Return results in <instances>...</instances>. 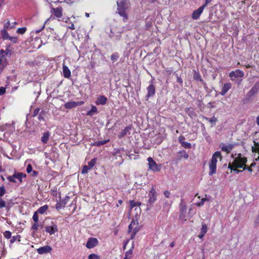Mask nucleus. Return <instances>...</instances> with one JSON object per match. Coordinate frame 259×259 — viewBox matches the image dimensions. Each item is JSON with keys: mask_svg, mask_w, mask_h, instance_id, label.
<instances>
[{"mask_svg": "<svg viewBox=\"0 0 259 259\" xmlns=\"http://www.w3.org/2000/svg\"><path fill=\"white\" fill-rule=\"evenodd\" d=\"M45 231L50 235L55 234L58 231L57 226L54 223L51 222V225L45 227Z\"/></svg>", "mask_w": 259, "mask_h": 259, "instance_id": "nucleus-11", "label": "nucleus"}, {"mask_svg": "<svg viewBox=\"0 0 259 259\" xmlns=\"http://www.w3.org/2000/svg\"><path fill=\"white\" fill-rule=\"evenodd\" d=\"M244 72L239 70L236 69L235 71H232L229 73V76L232 80H235L238 77L241 78L244 76Z\"/></svg>", "mask_w": 259, "mask_h": 259, "instance_id": "nucleus-8", "label": "nucleus"}, {"mask_svg": "<svg viewBox=\"0 0 259 259\" xmlns=\"http://www.w3.org/2000/svg\"><path fill=\"white\" fill-rule=\"evenodd\" d=\"M99 244L98 239L96 238L90 237L88 239L86 243V247L89 248H93Z\"/></svg>", "mask_w": 259, "mask_h": 259, "instance_id": "nucleus-10", "label": "nucleus"}, {"mask_svg": "<svg viewBox=\"0 0 259 259\" xmlns=\"http://www.w3.org/2000/svg\"><path fill=\"white\" fill-rule=\"evenodd\" d=\"M97 112H98V109L96 107V106H95L94 105H92L91 107V110L87 113V115L90 116H92L95 114L97 113Z\"/></svg>", "mask_w": 259, "mask_h": 259, "instance_id": "nucleus-26", "label": "nucleus"}, {"mask_svg": "<svg viewBox=\"0 0 259 259\" xmlns=\"http://www.w3.org/2000/svg\"><path fill=\"white\" fill-rule=\"evenodd\" d=\"M119 58V54L117 52L114 53L111 56V60L115 62Z\"/></svg>", "mask_w": 259, "mask_h": 259, "instance_id": "nucleus-38", "label": "nucleus"}, {"mask_svg": "<svg viewBox=\"0 0 259 259\" xmlns=\"http://www.w3.org/2000/svg\"><path fill=\"white\" fill-rule=\"evenodd\" d=\"M50 134V133L47 132L43 134L41 138V141L44 144H47L49 139Z\"/></svg>", "mask_w": 259, "mask_h": 259, "instance_id": "nucleus-24", "label": "nucleus"}, {"mask_svg": "<svg viewBox=\"0 0 259 259\" xmlns=\"http://www.w3.org/2000/svg\"><path fill=\"white\" fill-rule=\"evenodd\" d=\"M243 168V170L246 169L249 172H251L252 171L251 167L250 166L247 167V165H246V164H245V165L244 166V167Z\"/></svg>", "mask_w": 259, "mask_h": 259, "instance_id": "nucleus-63", "label": "nucleus"}, {"mask_svg": "<svg viewBox=\"0 0 259 259\" xmlns=\"http://www.w3.org/2000/svg\"><path fill=\"white\" fill-rule=\"evenodd\" d=\"M254 144V147H251V150L252 152L258 153L259 154V143L253 141Z\"/></svg>", "mask_w": 259, "mask_h": 259, "instance_id": "nucleus-32", "label": "nucleus"}, {"mask_svg": "<svg viewBox=\"0 0 259 259\" xmlns=\"http://www.w3.org/2000/svg\"><path fill=\"white\" fill-rule=\"evenodd\" d=\"M175 75L177 78V82L180 84V87H183V81L182 78L178 75V74L175 73Z\"/></svg>", "mask_w": 259, "mask_h": 259, "instance_id": "nucleus-36", "label": "nucleus"}, {"mask_svg": "<svg viewBox=\"0 0 259 259\" xmlns=\"http://www.w3.org/2000/svg\"><path fill=\"white\" fill-rule=\"evenodd\" d=\"M259 92V81L255 83L254 85L251 88L250 91L246 95V100L249 101L254 94H257Z\"/></svg>", "mask_w": 259, "mask_h": 259, "instance_id": "nucleus-4", "label": "nucleus"}, {"mask_svg": "<svg viewBox=\"0 0 259 259\" xmlns=\"http://www.w3.org/2000/svg\"><path fill=\"white\" fill-rule=\"evenodd\" d=\"M170 192L168 191V190L164 191V195L165 197L169 198V196H170Z\"/></svg>", "mask_w": 259, "mask_h": 259, "instance_id": "nucleus-64", "label": "nucleus"}, {"mask_svg": "<svg viewBox=\"0 0 259 259\" xmlns=\"http://www.w3.org/2000/svg\"><path fill=\"white\" fill-rule=\"evenodd\" d=\"M38 227L39 224L37 223H35L32 225L31 229L34 230V231H36L38 229Z\"/></svg>", "mask_w": 259, "mask_h": 259, "instance_id": "nucleus-56", "label": "nucleus"}, {"mask_svg": "<svg viewBox=\"0 0 259 259\" xmlns=\"http://www.w3.org/2000/svg\"><path fill=\"white\" fill-rule=\"evenodd\" d=\"M46 112L45 110H41L38 115V119L39 121H45Z\"/></svg>", "mask_w": 259, "mask_h": 259, "instance_id": "nucleus-30", "label": "nucleus"}, {"mask_svg": "<svg viewBox=\"0 0 259 259\" xmlns=\"http://www.w3.org/2000/svg\"><path fill=\"white\" fill-rule=\"evenodd\" d=\"M231 84L230 82L225 83L222 89L220 94L222 96H224L226 93L231 89Z\"/></svg>", "mask_w": 259, "mask_h": 259, "instance_id": "nucleus-20", "label": "nucleus"}, {"mask_svg": "<svg viewBox=\"0 0 259 259\" xmlns=\"http://www.w3.org/2000/svg\"><path fill=\"white\" fill-rule=\"evenodd\" d=\"M48 209V205H45L40 207L36 211L39 214H44Z\"/></svg>", "mask_w": 259, "mask_h": 259, "instance_id": "nucleus-28", "label": "nucleus"}, {"mask_svg": "<svg viewBox=\"0 0 259 259\" xmlns=\"http://www.w3.org/2000/svg\"><path fill=\"white\" fill-rule=\"evenodd\" d=\"M254 223L255 227L259 226V214L257 216L256 219L254 220Z\"/></svg>", "mask_w": 259, "mask_h": 259, "instance_id": "nucleus-60", "label": "nucleus"}, {"mask_svg": "<svg viewBox=\"0 0 259 259\" xmlns=\"http://www.w3.org/2000/svg\"><path fill=\"white\" fill-rule=\"evenodd\" d=\"M187 206L183 202V200L181 199L180 203V217L179 218L184 219L186 213Z\"/></svg>", "mask_w": 259, "mask_h": 259, "instance_id": "nucleus-12", "label": "nucleus"}, {"mask_svg": "<svg viewBox=\"0 0 259 259\" xmlns=\"http://www.w3.org/2000/svg\"><path fill=\"white\" fill-rule=\"evenodd\" d=\"M202 84H203L204 89H205L206 92L207 93V95H206V96H210V94L212 92V91L214 89V88H212V87L211 88H210V89L207 86V84H206V82L205 81L203 82Z\"/></svg>", "mask_w": 259, "mask_h": 259, "instance_id": "nucleus-31", "label": "nucleus"}, {"mask_svg": "<svg viewBox=\"0 0 259 259\" xmlns=\"http://www.w3.org/2000/svg\"><path fill=\"white\" fill-rule=\"evenodd\" d=\"M6 193V190L4 186H0V198H2Z\"/></svg>", "mask_w": 259, "mask_h": 259, "instance_id": "nucleus-45", "label": "nucleus"}, {"mask_svg": "<svg viewBox=\"0 0 259 259\" xmlns=\"http://www.w3.org/2000/svg\"><path fill=\"white\" fill-rule=\"evenodd\" d=\"M39 108H35L34 111H33V112L32 113V117H35L36 116V115H37L39 113Z\"/></svg>", "mask_w": 259, "mask_h": 259, "instance_id": "nucleus-55", "label": "nucleus"}, {"mask_svg": "<svg viewBox=\"0 0 259 259\" xmlns=\"http://www.w3.org/2000/svg\"><path fill=\"white\" fill-rule=\"evenodd\" d=\"M121 37V33L120 32H118L116 34H115L114 37H113V39L117 41L120 39Z\"/></svg>", "mask_w": 259, "mask_h": 259, "instance_id": "nucleus-47", "label": "nucleus"}, {"mask_svg": "<svg viewBox=\"0 0 259 259\" xmlns=\"http://www.w3.org/2000/svg\"><path fill=\"white\" fill-rule=\"evenodd\" d=\"M63 9L61 7H59L57 8H52L51 12L57 18H61L62 16Z\"/></svg>", "mask_w": 259, "mask_h": 259, "instance_id": "nucleus-17", "label": "nucleus"}, {"mask_svg": "<svg viewBox=\"0 0 259 259\" xmlns=\"http://www.w3.org/2000/svg\"><path fill=\"white\" fill-rule=\"evenodd\" d=\"M181 145L184 148H186V149H190L191 148V143L187 142L184 141V142H182Z\"/></svg>", "mask_w": 259, "mask_h": 259, "instance_id": "nucleus-44", "label": "nucleus"}, {"mask_svg": "<svg viewBox=\"0 0 259 259\" xmlns=\"http://www.w3.org/2000/svg\"><path fill=\"white\" fill-rule=\"evenodd\" d=\"M206 119L209 121L211 123H215L216 121H217V118L215 117V116H213L212 118H207L206 117Z\"/></svg>", "mask_w": 259, "mask_h": 259, "instance_id": "nucleus-54", "label": "nucleus"}, {"mask_svg": "<svg viewBox=\"0 0 259 259\" xmlns=\"http://www.w3.org/2000/svg\"><path fill=\"white\" fill-rule=\"evenodd\" d=\"M11 235H12V233L9 231H6L4 233V236L7 239L11 238Z\"/></svg>", "mask_w": 259, "mask_h": 259, "instance_id": "nucleus-48", "label": "nucleus"}, {"mask_svg": "<svg viewBox=\"0 0 259 259\" xmlns=\"http://www.w3.org/2000/svg\"><path fill=\"white\" fill-rule=\"evenodd\" d=\"M84 104L83 101H79V102H75V101H70L67 102L64 105V107L67 109H72L75 107L82 105Z\"/></svg>", "mask_w": 259, "mask_h": 259, "instance_id": "nucleus-9", "label": "nucleus"}, {"mask_svg": "<svg viewBox=\"0 0 259 259\" xmlns=\"http://www.w3.org/2000/svg\"><path fill=\"white\" fill-rule=\"evenodd\" d=\"M208 200L207 198H202L200 202H197L196 203V205L197 206H199V207L201 206L202 205H203V204L204 203V202L205 201H208Z\"/></svg>", "mask_w": 259, "mask_h": 259, "instance_id": "nucleus-53", "label": "nucleus"}, {"mask_svg": "<svg viewBox=\"0 0 259 259\" xmlns=\"http://www.w3.org/2000/svg\"><path fill=\"white\" fill-rule=\"evenodd\" d=\"M128 1L127 0H118L117 2L118 14L123 18V21H125L128 19L127 14L125 12V10L128 9Z\"/></svg>", "mask_w": 259, "mask_h": 259, "instance_id": "nucleus-1", "label": "nucleus"}, {"mask_svg": "<svg viewBox=\"0 0 259 259\" xmlns=\"http://www.w3.org/2000/svg\"><path fill=\"white\" fill-rule=\"evenodd\" d=\"M147 160L148 161L149 169L152 170L154 172H157L160 170L161 165L157 164L152 158L149 157L148 158Z\"/></svg>", "mask_w": 259, "mask_h": 259, "instance_id": "nucleus-5", "label": "nucleus"}, {"mask_svg": "<svg viewBox=\"0 0 259 259\" xmlns=\"http://www.w3.org/2000/svg\"><path fill=\"white\" fill-rule=\"evenodd\" d=\"M178 154H179V156L177 157V159L178 160H180L182 158H184L185 159H188L189 157L188 154L184 150L180 151L179 152Z\"/></svg>", "mask_w": 259, "mask_h": 259, "instance_id": "nucleus-23", "label": "nucleus"}, {"mask_svg": "<svg viewBox=\"0 0 259 259\" xmlns=\"http://www.w3.org/2000/svg\"><path fill=\"white\" fill-rule=\"evenodd\" d=\"M52 250V248L50 246L46 245L37 249V251L39 254H42L50 252Z\"/></svg>", "mask_w": 259, "mask_h": 259, "instance_id": "nucleus-14", "label": "nucleus"}, {"mask_svg": "<svg viewBox=\"0 0 259 259\" xmlns=\"http://www.w3.org/2000/svg\"><path fill=\"white\" fill-rule=\"evenodd\" d=\"M6 93V89L3 87H0V96L4 95Z\"/></svg>", "mask_w": 259, "mask_h": 259, "instance_id": "nucleus-61", "label": "nucleus"}, {"mask_svg": "<svg viewBox=\"0 0 259 259\" xmlns=\"http://www.w3.org/2000/svg\"><path fill=\"white\" fill-rule=\"evenodd\" d=\"M156 192L155 190L152 188L151 190L150 191L149 193V200L148 201V203L147 204V208L146 210L148 211L150 209L151 207L152 206L153 204L155 202L156 200Z\"/></svg>", "mask_w": 259, "mask_h": 259, "instance_id": "nucleus-3", "label": "nucleus"}, {"mask_svg": "<svg viewBox=\"0 0 259 259\" xmlns=\"http://www.w3.org/2000/svg\"><path fill=\"white\" fill-rule=\"evenodd\" d=\"M8 39L10 40L14 44L18 43V37L10 36Z\"/></svg>", "mask_w": 259, "mask_h": 259, "instance_id": "nucleus-52", "label": "nucleus"}, {"mask_svg": "<svg viewBox=\"0 0 259 259\" xmlns=\"http://www.w3.org/2000/svg\"><path fill=\"white\" fill-rule=\"evenodd\" d=\"M154 79L150 81V85L147 88L148 93L146 96L147 99L149 97H153L155 94V87L153 82Z\"/></svg>", "mask_w": 259, "mask_h": 259, "instance_id": "nucleus-7", "label": "nucleus"}, {"mask_svg": "<svg viewBox=\"0 0 259 259\" xmlns=\"http://www.w3.org/2000/svg\"><path fill=\"white\" fill-rule=\"evenodd\" d=\"M130 204L131 209L134 208L136 206H140L141 205V203L139 201H135L134 200H130Z\"/></svg>", "mask_w": 259, "mask_h": 259, "instance_id": "nucleus-35", "label": "nucleus"}, {"mask_svg": "<svg viewBox=\"0 0 259 259\" xmlns=\"http://www.w3.org/2000/svg\"><path fill=\"white\" fill-rule=\"evenodd\" d=\"M100 256L94 253L90 254L88 256V259H99Z\"/></svg>", "mask_w": 259, "mask_h": 259, "instance_id": "nucleus-49", "label": "nucleus"}, {"mask_svg": "<svg viewBox=\"0 0 259 259\" xmlns=\"http://www.w3.org/2000/svg\"><path fill=\"white\" fill-rule=\"evenodd\" d=\"M217 161L218 160L216 158L211 157V159L209 163V176H212L216 173Z\"/></svg>", "mask_w": 259, "mask_h": 259, "instance_id": "nucleus-6", "label": "nucleus"}, {"mask_svg": "<svg viewBox=\"0 0 259 259\" xmlns=\"http://www.w3.org/2000/svg\"><path fill=\"white\" fill-rule=\"evenodd\" d=\"M193 79L196 81H199L202 83L203 82H204L203 79L202 78V77L200 74V73L198 71H197L195 70H193Z\"/></svg>", "mask_w": 259, "mask_h": 259, "instance_id": "nucleus-19", "label": "nucleus"}, {"mask_svg": "<svg viewBox=\"0 0 259 259\" xmlns=\"http://www.w3.org/2000/svg\"><path fill=\"white\" fill-rule=\"evenodd\" d=\"M234 146V144H229L228 145H226L222 143L220 144V147H221L223 151L226 152L227 153H230Z\"/></svg>", "mask_w": 259, "mask_h": 259, "instance_id": "nucleus-13", "label": "nucleus"}, {"mask_svg": "<svg viewBox=\"0 0 259 259\" xmlns=\"http://www.w3.org/2000/svg\"><path fill=\"white\" fill-rule=\"evenodd\" d=\"M32 219H33V221L34 222V223H38V213L36 211L34 212V213H33Z\"/></svg>", "mask_w": 259, "mask_h": 259, "instance_id": "nucleus-50", "label": "nucleus"}, {"mask_svg": "<svg viewBox=\"0 0 259 259\" xmlns=\"http://www.w3.org/2000/svg\"><path fill=\"white\" fill-rule=\"evenodd\" d=\"M109 141V139L96 141L92 144V146L99 147V146L103 145L107 143Z\"/></svg>", "mask_w": 259, "mask_h": 259, "instance_id": "nucleus-27", "label": "nucleus"}, {"mask_svg": "<svg viewBox=\"0 0 259 259\" xmlns=\"http://www.w3.org/2000/svg\"><path fill=\"white\" fill-rule=\"evenodd\" d=\"M32 166L30 164H29L26 168V171L28 174L30 173L32 171Z\"/></svg>", "mask_w": 259, "mask_h": 259, "instance_id": "nucleus-57", "label": "nucleus"}, {"mask_svg": "<svg viewBox=\"0 0 259 259\" xmlns=\"http://www.w3.org/2000/svg\"><path fill=\"white\" fill-rule=\"evenodd\" d=\"M69 199V197L68 196H66L63 199L60 200V201L59 203H57L56 205V209L57 210H59L62 208H64Z\"/></svg>", "mask_w": 259, "mask_h": 259, "instance_id": "nucleus-15", "label": "nucleus"}, {"mask_svg": "<svg viewBox=\"0 0 259 259\" xmlns=\"http://www.w3.org/2000/svg\"><path fill=\"white\" fill-rule=\"evenodd\" d=\"M63 73L64 77L68 78L71 75V72L68 67L63 64Z\"/></svg>", "mask_w": 259, "mask_h": 259, "instance_id": "nucleus-21", "label": "nucleus"}, {"mask_svg": "<svg viewBox=\"0 0 259 259\" xmlns=\"http://www.w3.org/2000/svg\"><path fill=\"white\" fill-rule=\"evenodd\" d=\"M185 111L191 117H192L193 116L195 115V112L191 108L187 107L185 109Z\"/></svg>", "mask_w": 259, "mask_h": 259, "instance_id": "nucleus-33", "label": "nucleus"}, {"mask_svg": "<svg viewBox=\"0 0 259 259\" xmlns=\"http://www.w3.org/2000/svg\"><path fill=\"white\" fill-rule=\"evenodd\" d=\"M97 161V158H93L90 161L88 162V165L89 167L91 168H92L96 164Z\"/></svg>", "mask_w": 259, "mask_h": 259, "instance_id": "nucleus-40", "label": "nucleus"}, {"mask_svg": "<svg viewBox=\"0 0 259 259\" xmlns=\"http://www.w3.org/2000/svg\"><path fill=\"white\" fill-rule=\"evenodd\" d=\"M107 101V98L103 95L100 96L98 99L96 101V104L98 105H105Z\"/></svg>", "mask_w": 259, "mask_h": 259, "instance_id": "nucleus-18", "label": "nucleus"}, {"mask_svg": "<svg viewBox=\"0 0 259 259\" xmlns=\"http://www.w3.org/2000/svg\"><path fill=\"white\" fill-rule=\"evenodd\" d=\"M185 140V138L184 136H180L178 138V141L179 142V143L181 144H182V142H184V140Z\"/></svg>", "mask_w": 259, "mask_h": 259, "instance_id": "nucleus-59", "label": "nucleus"}, {"mask_svg": "<svg viewBox=\"0 0 259 259\" xmlns=\"http://www.w3.org/2000/svg\"><path fill=\"white\" fill-rule=\"evenodd\" d=\"M247 161V158L245 157H242L240 153L237 154V157H235L232 164L234 167L236 168H243Z\"/></svg>", "mask_w": 259, "mask_h": 259, "instance_id": "nucleus-2", "label": "nucleus"}, {"mask_svg": "<svg viewBox=\"0 0 259 259\" xmlns=\"http://www.w3.org/2000/svg\"><path fill=\"white\" fill-rule=\"evenodd\" d=\"M20 172L15 171L14 174L12 176H10L7 177V179L10 182L12 183H16V181L15 179L17 178L18 175H19Z\"/></svg>", "mask_w": 259, "mask_h": 259, "instance_id": "nucleus-25", "label": "nucleus"}, {"mask_svg": "<svg viewBox=\"0 0 259 259\" xmlns=\"http://www.w3.org/2000/svg\"><path fill=\"white\" fill-rule=\"evenodd\" d=\"M132 126L129 125L126 127H125L123 130H122L121 132L119 133V134L118 135L119 138H121L124 137L127 133V132L131 130Z\"/></svg>", "mask_w": 259, "mask_h": 259, "instance_id": "nucleus-22", "label": "nucleus"}, {"mask_svg": "<svg viewBox=\"0 0 259 259\" xmlns=\"http://www.w3.org/2000/svg\"><path fill=\"white\" fill-rule=\"evenodd\" d=\"M133 246L132 247V248L130 249L128 251H126L125 253V257L123 259H130L131 257V254L133 252Z\"/></svg>", "mask_w": 259, "mask_h": 259, "instance_id": "nucleus-39", "label": "nucleus"}, {"mask_svg": "<svg viewBox=\"0 0 259 259\" xmlns=\"http://www.w3.org/2000/svg\"><path fill=\"white\" fill-rule=\"evenodd\" d=\"M10 21H8L6 23H5L4 29H7L10 28Z\"/></svg>", "mask_w": 259, "mask_h": 259, "instance_id": "nucleus-62", "label": "nucleus"}, {"mask_svg": "<svg viewBox=\"0 0 259 259\" xmlns=\"http://www.w3.org/2000/svg\"><path fill=\"white\" fill-rule=\"evenodd\" d=\"M1 35L3 39H8L10 36L9 33H8L7 31L5 29H3L1 31Z\"/></svg>", "mask_w": 259, "mask_h": 259, "instance_id": "nucleus-29", "label": "nucleus"}, {"mask_svg": "<svg viewBox=\"0 0 259 259\" xmlns=\"http://www.w3.org/2000/svg\"><path fill=\"white\" fill-rule=\"evenodd\" d=\"M228 168L229 169H230L231 170H233V171L235 172L237 174H239V173L243 171V170L238 169V168L234 167L233 165L232 164H231V163L229 164Z\"/></svg>", "mask_w": 259, "mask_h": 259, "instance_id": "nucleus-34", "label": "nucleus"}, {"mask_svg": "<svg viewBox=\"0 0 259 259\" xmlns=\"http://www.w3.org/2000/svg\"><path fill=\"white\" fill-rule=\"evenodd\" d=\"M204 9L201 6L198 9L194 10L192 14V18L194 20H197L199 18L200 15L202 14Z\"/></svg>", "mask_w": 259, "mask_h": 259, "instance_id": "nucleus-16", "label": "nucleus"}, {"mask_svg": "<svg viewBox=\"0 0 259 259\" xmlns=\"http://www.w3.org/2000/svg\"><path fill=\"white\" fill-rule=\"evenodd\" d=\"M27 28L26 27L19 28L17 30V33L20 34H23L26 31Z\"/></svg>", "mask_w": 259, "mask_h": 259, "instance_id": "nucleus-42", "label": "nucleus"}, {"mask_svg": "<svg viewBox=\"0 0 259 259\" xmlns=\"http://www.w3.org/2000/svg\"><path fill=\"white\" fill-rule=\"evenodd\" d=\"M212 157L216 158L217 159L218 157H220L221 159L222 158V156L221 153L220 151H216V152H215L213 154Z\"/></svg>", "mask_w": 259, "mask_h": 259, "instance_id": "nucleus-51", "label": "nucleus"}, {"mask_svg": "<svg viewBox=\"0 0 259 259\" xmlns=\"http://www.w3.org/2000/svg\"><path fill=\"white\" fill-rule=\"evenodd\" d=\"M26 177V174H24L22 172H19V175H18V176L17 177V178L16 179L18 180L20 183H21L23 182V178H25Z\"/></svg>", "mask_w": 259, "mask_h": 259, "instance_id": "nucleus-37", "label": "nucleus"}, {"mask_svg": "<svg viewBox=\"0 0 259 259\" xmlns=\"http://www.w3.org/2000/svg\"><path fill=\"white\" fill-rule=\"evenodd\" d=\"M20 238H21V236L20 235L13 236L10 241V243L12 244V243H14L16 241V240L18 239L19 241H20Z\"/></svg>", "mask_w": 259, "mask_h": 259, "instance_id": "nucleus-43", "label": "nucleus"}, {"mask_svg": "<svg viewBox=\"0 0 259 259\" xmlns=\"http://www.w3.org/2000/svg\"><path fill=\"white\" fill-rule=\"evenodd\" d=\"M90 169V168L89 167V166L87 165H83L82 170H81V174H85L88 173V170Z\"/></svg>", "mask_w": 259, "mask_h": 259, "instance_id": "nucleus-46", "label": "nucleus"}, {"mask_svg": "<svg viewBox=\"0 0 259 259\" xmlns=\"http://www.w3.org/2000/svg\"><path fill=\"white\" fill-rule=\"evenodd\" d=\"M6 206V202L2 198H0V208H3Z\"/></svg>", "mask_w": 259, "mask_h": 259, "instance_id": "nucleus-58", "label": "nucleus"}, {"mask_svg": "<svg viewBox=\"0 0 259 259\" xmlns=\"http://www.w3.org/2000/svg\"><path fill=\"white\" fill-rule=\"evenodd\" d=\"M207 231V225L204 223H202V228L201 229L200 232L206 234Z\"/></svg>", "mask_w": 259, "mask_h": 259, "instance_id": "nucleus-41", "label": "nucleus"}]
</instances>
